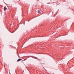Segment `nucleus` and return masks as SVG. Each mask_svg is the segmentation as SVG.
<instances>
[{
    "mask_svg": "<svg viewBox=\"0 0 74 74\" xmlns=\"http://www.w3.org/2000/svg\"><path fill=\"white\" fill-rule=\"evenodd\" d=\"M21 60H22L21 59H19L17 61V62H19V61Z\"/></svg>",
    "mask_w": 74,
    "mask_h": 74,
    "instance_id": "f257e3e1",
    "label": "nucleus"
},
{
    "mask_svg": "<svg viewBox=\"0 0 74 74\" xmlns=\"http://www.w3.org/2000/svg\"><path fill=\"white\" fill-rule=\"evenodd\" d=\"M4 11H5V10H7V8L6 7H5L4 8Z\"/></svg>",
    "mask_w": 74,
    "mask_h": 74,
    "instance_id": "f03ea898",
    "label": "nucleus"
},
{
    "mask_svg": "<svg viewBox=\"0 0 74 74\" xmlns=\"http://www.w3.org/2000/svg\"><path fill=\"white\" fill-rule=\"evenodd\" d=\"M38 13H40V10H38Z\"/></svg>",
    "mask_w": 74,
    "mask_h": 74,
    "instance_id": "7ed1b4c3",
    "label": "nucleus"
},
{
    "mask_svg": "<svg viewBox=\"0 0 74 74\" xmlns=\"http://www.w3.org/2000/svg\"><path fill=\"white\" fill-rule=\"evenodd\" d=\"M38 60H40V59L39 60V59H38Z\"/></svg>",
    "mask_w": 74,
    "mask_h": 74,
    "instance_id": "20e7f679",
    "label": "nucleus"
},
{
    "mask_svg": "<svg viewBox=\"0 0 74 74\" xmlns=\"http://www.w3.org/2000/svg\"><path fill=\"white\" fill-rule=\"evenodd\" d=\"M47 4H49V3H47Z\"/></svg>",
    "mask_w": 74,
    "mask_h": 74,
    "instance_id": "39448f33",
    "label": "nucleus"
},
{
    "mask_svg": "<svg viewBox=\"0 0 74 74\" xmlns=\"http://www.w3.org/2000/svg\"><path fill=\"white\" fill-rule=\"evenodd\" d=\"M46 71H47V70H45Z\"/></svg>",
    "mask_w": 74,
    "mask_h": 74,
    "instance_id": "423d86ee",
    "label": "nucleus"
}]
</instances>
